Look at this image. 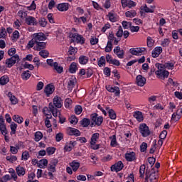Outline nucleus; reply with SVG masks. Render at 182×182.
<instances>
[{
  "instance_id": "f257e3e1",
  "label": "nucleus",
  "mask_w": 182,
  "mask_h": 182,
  "mask_svg": "<svg viewBox=\"0 0 182 182\" xmlns=\"http://www.w3.org/2000/svg\"><path fill=\"white\" fill-rule=\"evenodd\" d=\"M145 174V181L149 182V178L151 182H157L159 179V171L156 169L152 168L151 171L146 169V165L142 164L139 167V177L140 178H144Z\"/></svg>"
},
{
  "instance_id": "f03ea898",
  "label": "nucleus",
  "mask_w": 182,
  "mask_h": 182,
  "mask_svg": "<svg viewBox=\"0 0 182 182\" xmlns=\"http://www.w3.org/2000/svg\"><path fill=\"white\" fill-rule=\"evenodd\" d=\"M62 106H63V100L62 98L59 96H55L53 100V103H49L48 109L54 117H58V114H60V112L58 109H60Z\"/></svg>"
},
{
  "instance_id": "7ed1b4c3",
  "label": "nucleus",
  "mask_w": 182,
  "mask_h": 182,
  "mask_svg": "<svg viewBox=\"0 0 182 182\" xmlns=\"http://www.w3.org/2000/svg\"><path fill=\"white\" fill-rule=\"evenodd\" d=\"M16 62H19V55L16 54L12 57L6 59L5 62L3 63L5 65V68H11Z\"/></svg>"
},
{
  "instance_id": "20e7f679",
  "label": "nucleus",
  "mask_w": 182,
  "mask_h": 182,
  "mask_svg": "<svg viewBox=\"0 0 182 182\" xmlns=\"http://www.w3.org/2000/svg\"><path fill=\"white\" fill-rule=\"evenodd\" d=\"M70 37L71 38L73 42H76V43H80V45H85V42H86V38L79 33H71Z\"/></svg>"
},
{
  "instance_id": "39448f33",
  "label": "nucleus",
  "mask_w": 182,
  "mask_h": 182,
  "mask_svg": "<svg viewBox=\"0 0 182 182\" xmlns=\"http://www.w3.org/2000/svg\"><path fill=\"white\" fill-rule=\"evenodd\" d=\"M99 116L97 113H93L90 115V119L92 120V126L95 124V126H102V123H103V117Z\"/></svg>"
},
{
  "instance_id": "423d86ee",
  "label": "nucleus",
  "mask_w": 182,
  "mask_h": 182,
  "mask_svg": "<svg viewBox=\"0 0 182 182\" xmlns=\"http://www.w3.org/2000/svg\"><path fill=\"white\" fill-rule=\"evenodd\" d=\"M156 66L158 67V70H156L155 73L156 75H157V76H161V77H163V80H164L166 77H168V75L170 74V73L164 70V68H163V65L156 64Z\"/></svg>"
},
{
  "instance_id": "0eeeda50",
  "label": "nucleus",
  "mask_w": 182,
  "mask_h": 182,
  "mask_svg": "<svg viewBox=\"0 0 182 182\" xmlns=\"http://www.w3.org/2000/svg\"><path fill=\"white\" fill-rule=\"evenodd\" d=\"M139 132L143 137L150 136V129L146 124H141L139 126Z\"/></svg>"
},
{
  "instance_id": "6e6552de",
  "label": "nucleus",
  "mask_w": 182,
  "mask_h": 182,
  "mask_svg": "<svg viewBox=\"0 0 182 182\" xmlns=\"http://www.w3.org/2000/svg\"><path fill=\"white\" fill-rule=\"evenodd\" d=\"M124 167V164L122 161H119L118 162L115 163L114 165H112L110 168L111 171H116V173H119V171H122Z\"/></svg>"
},
{
  "instance_id": "1a4fd4ad",
  "label": "nucleus",
  "mask_w": 182,
  "mask_h": 182,
  "mask_svg": "<svg viewBox=\"0 0 182 182\" xmlns=\"http://www.w3.org/2000/svg\"><path fill=\"white\" fill-rule=\"evenodd\" d=\"M53 92H55V85L52 83L48 84L44 88V93L47 97L53 95Z\"/></svg>"
},
{
  "instance_id": "9d476101",
  "label": "nucleus",
  "mask_w": 182,
  "mask_h": 182,
  "mask_svg": "<svg viewBox=\"0 0 182 182\" xmlns=\"http://www.w3.org/2000/svg\"><path fill=\"white\" fill-rule=\"evenodd\" d=\"M59 163V161L56 159H52L48 166V171H51L52 173L56 172V166H58V164Z\"/></svg>"
},
{
  "instance_id": "9b49d317",
  "label": "nucleus",
  "mask_w": 182,
  "mask_h": 182,
  "mask_svg": "<svg viewBox=\"0 0 182 182\" xmlns=\"http://www.w3.org/2000/svg\"><path fill=\"white\" fill-rule=\"evenodd\" d=\"M66 133L68 136H75V137L80 136V131L79 129L70 127L66 129Z\"/></svg>"
},
{
  "instance_id": "f8f14e48",
  "label": "nucleus",
  "mask_w": 182,
  "mask_h": 182,
  "mask_svg": "<svg viewBox=\"0 0 182 182\" xmlns=\"http://www.w3.org/2000/svg\"><path fill=\"white\" fill-rule=\"evenodd\" d=\"M25 22L29 26H36L38 25V20L32 16H28L25 19Z\"/></svg>"
},
{
  "instance_id": "ddd939ff",
  "label": "nucleus",
  "mask_w": 182,
  "mask_h": 182,
  "mask_svg": "<svg viewBox=\"0 0 182 182\" xmlns=\"http://www.w3.org/2000/svg\"><path fill=\"white\" fill-rule=\"evenodd\" d=\"M125 159L127 161H136L137 160V157L136 156V152L134 151H127L125 154Z\"/></svg>"
},
{
  "instance_id": "4468645a",
  "label": "nucleus",
  "mask_w": 182,
  "mask_h": 182,
  "mask_svg": "<svg viewBox=\"0 0 182 182\" xmlns=\"http://www.w3.org/2000/svg\"><path fill=\"white\" fill-rule=\"evenodd\" d=\"M47 38L43 33H36L33 34V41L36 43L41 42V41H46Z\"/></svg>"
},
{
  "instance_id": "2eb2a0df",
  "label": "nucleus",
  "mask_w": 182,
  "mask_h": 182,
  "mask_svg": "<svg viewBox=\"0 0 182 182\" xmlns=\"http://www.w3.org/2000/svg\"><path fill=\"white\" fill-rule=\"evenodd\" d=\"M106 90L111 93H114L115 96H120V88L119 87H112V85H107Z\"/></svg>"
},
{
  "instance_id": "dca6fc26",
  "label": "nucleus",
  "mask_w": 182,
  "mask_h": 182,
  "mask_svg": "<svg viewBox=\"0 0 182 182\" xmlns=\"http://www.w3.org/2000/svg\"><path fill=\"white\" fill-rule=\"evenodd\" d=\"M136 85L138 86H140L141 87H143V86H144V85H146V77H143V75H139L136 76Z\"/></svg>"
},
{
  "instance_id": "f3484780",
  "label": "nucleus",
  "mask_w": 182,
  "mask_h": 182,
  "mask_svg": "<svg viewBox=\"0 0 182 182\" xmlns=\"http://www.w3.org/2000/svg\"><path fill=\"white\" fill-rule=\"evenodd\" d=\"M114 53L117 55V56L119 59H123L124 58V50L120 49V46H117L114 49Z\"/></svg>"
},
{
  "instance_id": "a211bd4d",
  "label": "nucleus",
  "mask_w": 182,
  "mask_h": 182,
  "mask_svg": "<svg viewBox=\"0 0 182 182\" xmlns=\"http://www.w3.org/2000/svg\"><path fill=\"white\" fill-rule=\"evenodd\" d=\"M34 50L41 51L46 49V43L45 42H37L33 48Z\"/></svg>"
},
{
  "instance_id": "6ab92c4d",
  "label": "nucleus",
  "mask_w": 182,
  "mask_h": 182,
  "mask_svg": "<svg viewBox=\"0 0 182 182\" xmlns=\"http://www.w3.org/2000/svg\"><path fill=\"white\" fill-rule=\"evenodd\" d=\"M163 52V48L161 47H156L151 53L152 58H159Z\"/></svg>"
},
{
  "instance_id": "aec40b11",
  "label": "nucleus",
  "mask_w": 182,
  "mask_h": 182,
  "mask_svg": "<svg viewBox=\"0 0 182 182\" xmlns=\"http://www.w3.org/2000/svg\"><path fill=\"white\" fill-rule=\"evenodd\" d=\"M57 9H58L60 12H66L68 9H69V4L68 3H61L58 4Z\"/></svg>"
},
{
  "instance_id": "412c9836",
  "label": "nucleus",
  "mask_w": 182,
  "mask_h": 182,
  "mask_svg": "<svg viewBox=\"0 0 182 182\" xmlns=\"http://www.w3.org/2000/svg\"><path fill=\"white\" fill-rule=\"evenodd\" d=\"M75 85H76V77H72L69 79L68 82V90H73V87H75Z\"/></svg>"
},
{
  "instance_id": "4be33fe9",
  "label": "nucleus",
  "mask_w": 182,
  "mask_h": 182,
  "mask_svg": "<svg viewBox=\"0 0 182 182\" xmlns=\"http://www.w3.org/2000/svg\"><path fill=\"white\" fill-rule=\"evenodd\" d=\"M80 65H87L89 63V57L87 55H80L78 58Z\"/></svg>"
},
{
  "instance_id": "5701e85b",
  "label": "nucleus",
  "mask_w": 182,
  "mask_h": 182,
  "mask_svg": "<svg viewBox=\"0 0 182 182\" xmlns=\"http://www.w3.org/2000/svg\"><path fill=\"white\" fill-rule=\"evenodd\" d=\"M100 136V134L99 133H95L92 135L90 142L91 146H95V144H96L97 140H99Z\"/></svg>"
},
{
  "instance_id": "b1692460",
  "label": "nucleus",
  "mask_w": 182,
  "mask_h": 182,
  "mask_svg": "<svg viewBox=\"0 0 182 182\" xmlns=\"http://www.w3.org/2000/svg\"><path fill=\"white\" fill-rule=\"evenodd\" d=\"M70 166L73 168V171H77V170L80 167V163L77 162L76 160H74L71 163H70Z\"/></svg>"
},
{
  "instance_id": "393cba45",
  "label": "nucleus",
  "mask_w": 182,
  "mask_h": 182,
  "mask_svg": "<svg viewBox=\"0 0 182 182\" xmlns=\"http://www.w3.org/2000/svg\"><path fill=\"white\" fill-rule=\"evenodd\" d=\"M134 117L136 119L137 122H143V112L140 111H136L134 112Z\"/></svg>"
},
{
  "instance_id": "a878e982",
  "label": "nucleus",
  "mask_w": 182,
  "mask_h": 182,
  "mask_svg": "<svg viewBox=\"0 0 182 182\" xmlns=\"http://www.w3.org/2000/svg\"><path fill=\"white\" fill-rule=\"evenodd\" d=\"M11 105H16L18 103V99L15 95H12V92H9L7 95Z\"/></svg>"
},
{
  "instance_id": "bb28decb",
  "label": "nucleus",
  "mask_w": 182,
  "mask_h": 182,
  "mask_svg": "<svg viewBox=\"0 0 182 182\" xmlns=\"http://www.w3.org/2000/svg\"><path fill=\"white\" fill-rule=\"evenodd\" d=\"M80 123L82 127H89L90 126V119L89 118H83Z\"/></svg>"
},
{
  "instance_id": "cd10ccee",
  "label": "nucleus",
  "mask_w": 182,
  "mask_h": 182,
  "mask_svg": "<svg viewBox=\"0 0 182 182\" xmlns=\"http://www.w3.org/2000/svg\"><path fill=\"white\" fill-rule=\"evenodd\" d=\"M38 166L40 168H45L48 166V159H43L37 162Z\"/></svg>"
},
{
  "instance_id": "c85d7f7f",
  "label": "nucleus",
  "mask_w": 182,
  "mask_h": 182,
  "mask_svg": "<svg viewBox=\"0 0 182 182\" xmlns=\"http://www.w3.org/2000/svg\"><path fill=\"white\" fill-rule=\"evenodd\" d=\"M16 171L18 177H21V176H25V168L22 166H17L16 168Z\"/></svg>"
},
{
  "instance_id": "c756f323",
  "label": "nucleus",
  "mask_w": 182,
  "mask_h": 182,
  "mask_svg": "<svg viewBox=\"0 0 182 182\" xmlns=\"http://www.w3.org/2000/svg\"><path fill=\"white\" fill-rule=\"evenodd\" d=\"M31 75L32 74L31 73V71H23L21 74V78L23 79V80H28V79H29V77H31Z\"/></svg>"
},
{
  "instance_id": "7c9ffc66",
  "label": "nucleus",
  "mask_w": 182,
  "mask_h": 182,
  "mask_svg": "<svg viewBox=\"0 0 182 182\" xmlns=\"http://www.w3.org/2000/svg\"><path fill=\"white\" fill-rule=\"evenodd\" d=\"M137 15V12L136 10H130L125 13V16L127 18H134Z\"/></svg>"
},
{
  "instance_id": "2f4dec72",
  "label": "nucleus",
  "mask_w": 182,
  "mask_h": 182,
  "mask_svg": "<svg viewBox=\"0 0 182 182\" xmlns=\"http://www.w3.org/2000/svg\"><path fill=\"white\" fill-rule=\"evenodd\" d=\"M9 82V77L8 75H4L1 77L0 78V85L1 86H4V85H6Z\"/></svg>"
},
{
  "instance_id": "473e14b6",
  "label": "nucleus",
  "mask_w": 182,
  "mask_h": 182,
  "mask_svg": "<svg viewBox=\"0 0 182 182\" xmlns=\"http://www.w3.org/2000/svg\"><path fill=\"white\" fill-rule=\"evenodd\" d=\"M109 140H111L110 146L111 147H116L117 146V140L116 139V135H112L109 136Z\"/></svg>"
},
{
  "instance_id": "72a5a7b5",
  "label": "nucleus",
  "mask_w": 182,
  "mask_h": 182,
  "mask_svg": "<svg viewBox=\"0 0 182 182\" xmlns=\"http://www.w3.org/2000/svg\"><path fill=\"white\" fill-rule=\"evenodd\" d=\"M76 70H77V65L76 63L73 62L70 65L69 72L70 73H76Z\"/></svg>"
},
{
  "instance_id": "f704fd0d",
  "label": "nucleus",
  "mask_w": 182,
  "mask_h": 182,
  "mask_svg": "<svg viewBox=\"0 0 182 182\" xmlns=\"http://www.w3.org/2000/svg\"><path fill=\"white\" fill-rule=\"evenodd\" d=\"M181 119V115L178 113V111H176L173 114H172L171 120L173 122H178Z\"/></svg>"
},
{
  "instance_id": "c9c22d12",
  "label": "nucleus",
  "mask_w": 182,
  "mask_h": 182,
  "mask_svg": "<svg viewBox=\"0 0 182 182\" xmlns=\"http://www.w3.org/2000/svg\"><path fill=\"white\" fill-rule=\"evenodd\" d=\"M18 127V124H15V122H12L10 125V129L11 132H10L11 136L16 134V129Z\"/></svg>"
},
{
  "instance_id": "e433bc0d",
  "label": "nucleus",
  "mask_w": 182,
  "mask_h": 182,
  "mask_svg": "<svg viewBox=\"0 0 182 182\" xmlns=\"http://www.w3.org/2000/svg\"><path fill=\"white\" fill-rule=\"evenodd\" d=\"M98 66L102 68V66H106V58L105 56H101L97 62Z\"/></svg>"
},
{
  "instance_id": "4c0bfd02",
  "label": "nucleus",
  "mask_w": 182,
  "mask_h": 182,
  "mask_svg": "<svg viewBox=\"0 0 182 182\" xmlns=\"http://www.w3.org/2000/svg\"><path fill=\"white\" fill-rule=\"evenodd\" d=\"M35 138H34V140L35 141H41V140H42V138L43 137V134H42L41 132H36L35 133Z\"/></svg>"
},
{
  "instance_id": "58836bf2",
  "label": "nucleus",
  "mask_w": 182,
  "mask_h": 182,
  "mask_svg": "<svg viewBox=\"0 0 182 182\" xmlns=\"http://www.w3.org/2000/svg\"><path fill=\"white\" fill-rule=\"evenodd\" d=\"M13 120L16 123H18V124H21V123H23V117L19 115H14Z\"/></svg>"
},
{
  "instance_id": "ea45409f",
  "label": "nucleus",
  "mask_w": 182,
  "mask_h": 182,
  "mask_svg": "<svg viewBox=\"0 0 182 182\" xmlns=\"http://www.w3.org/2000/svg\"><path fill=\"white\" fill-rule=\"evenodd\" d=\"M6 160H7V161H9V163H15V161L18 160V157H16V156L15 155L11 154L6 157Z\"/></svg>"
},
{
  "instance_id": "a19ab883",
  "label": "nucleus",
  "mask_w": 182,
  "mask_h": 182,
  "mask_svg": "<svg viewBox=\"0 0 182 182\" xmlns=\"http://www.w3.org/2000/svg\"><path fill=\"white\" fill-rule=\"evenodd\" d=\"M141 11L146 12V14H154V9H151L147 6V4H145L144 6L141 7Z\"/></svg>"
},
{
  "instance_id": "79ce46f5",
  "label": "nucleus",
  "mask_w": 182,
  "mask_h": 182,
  "mask_svg": "<svg viewBox=\"0 0 182 182\" xmlns=\"http://www.w3.org/2000/svg\"><path fill=\"white\" fill-rule=\"evenodd\" d=\"M54 69L56 70L57 73H62L63 72V67L59 66L58 62L54 63Z\"/></svg>"
},
{
  "instance_id": "37998d69",
  "label": "nucleus",
  "mask_w": 182,
  "mask_h": 182,
  "mask_svg": "<svg viewBox=\"0 0 182 182\" xmlns=\"http://www.w3.org/2000/svg\"><path fill=\"white\" fill-rule=\"evenodd\" d=\"M107 17L109 18L110 22H116L117 21V18H116V16L114 15V13L113 11H110L107 14Z\"/></svg>"
},
{
  "instance_id": "c03bdc74",
  "label": "nucleus",
  "mask_w": 182,
  "mask_h": 182,
  "mask_svg": "<svg viewBox=\"0 0 182 182\" xmlns=\"http://www.w3.org/2000/svg\"><path fill=\"white\" fill-rule=\"evenodd\" d=\"M0 132L3 135L8 134V130L6 129V125L5 124V123L0 124Z\"/></svg>"
},
{
  "instance_id": "a18cd8bd",
  "label": "nucleus",
  "mask_w": 182,
  "mask_h": 182,
  "mask_svg": "<svg viewBox=\"0 0 182 182\" xmlns=\"http://www.w3.org/2000/svg\"><path fill=\"white\" fill-rule=\"evenodd\" d=\"M65 137V135L62 132H59L55 134V141L57 143H59L60 141H62Z\"/></svg>"
},
{
  "instance_id": "49530a36",
  "label": "nucleus",
  "mask_w": 182,
  "mask_h": 182,
  "mask_svg": "<svg viewBox=\"0 0 182 182\" xmlns=\"http://www.w3.org/2000/svg\"><path fill=\"white\" fill-rule=\"evenodd\" d=\"M77 53V48L70 46L69 50L68 51V55H73Z\"/></svg>"
},
{
  "instance_id": "de8ad7c7",
  "label": "nucleus",
  "mask_w": 182,
  "mask_h": 182,
  "mask_svg": "<svg viewBox=\"0 0 182 182\" xmlns=\"http://www.w3.org/2000/svg\"><path fill=\"white\" fill-rule=\"evenodd\" d=\"M164 68L165 69H168V70H173V69H174V63H165L164 64Z\"/></svg>"
},
{
  "instance_id": "09e8293b",
  "label": "nucleus",
  "mask_w": 182,
  "mask_h": 182,
  "mask_svg": "<svg viewBox=\"0 0 182 182\" xmlns=\"http://www.w3.org/2000/svg\"><path fill=\"white\" fill-rule=\"evenodd\" d=\"M46 151L48 156H52V154H55V151H56V148L48 147V148H46Z\"/></svg>"
},
{
  "instance_id": "8fccbe9b",
  "label": "nucleus",
  "mask_w": 182,
  "mask_h": 182,
  "mask_svg": "<svg viewBox=\"0 0 182 182\" xmlns=\"http://www.w3.org/2000/svg\"><path fill=\"white\" fill-rule=\"evenodd\" d=\"M39 55L40 56H41V58L46 59V58L49 56V51H48L47 50H41L39 52Z\"/></svg>"
},
{
  "instance_id": "3c124183",
  "label": "nucleus",
  "mask_w": 182,
  "mask_h": 182,
  "mask_svg": "<svg viewBox=\"0 0 182 182\" xmlns=\"http://www.w3.org/2000/svg\"><path fill=\"white\" fill-rule=\"evenodd\" d=\"M129 52L132 55H134V56H141L140 52L139 50V48H131L129 50Z\"/></svg>"
},
{
  "instance_id": "603ef678",
  "label": "nucleus",
  "mask_w": 182,
  "mask_h": 182,
  "mask_svg": "<svg viewBox=\"0 0 182 182\" xmlns=\"http://www.w3.org/2000/svg\"><path fill=\"white\" fill-rule=\"evenodd\" d=\"M108 114L109 116V118L112 120H115V119H116V112H114V110H113L112 109H109Z\"/></svg>"
},
{
  "instance_id": "864d4df0",
  "label": "nucleus",
  "mask_w": 182,
  "mask_h": 182,
  "mask_svg": "<svg viewBox=\"0 0 182 182\" xmlns=\"http://www.w3.org/2000/svg\"><path fill=\"white\" fill-rule=\"evenodd\" d=\"M29 157H31L29 151H25L24 152L22 153L21 160H24V161H26V160H28Z\"/></svg>"
},
{
  "instance_id": "5fc2aeb1",
  "label": "nucleus",
  "mask_w": 182,
  "mask_h": 182,
  "mask_svg": "<svg viewBox=\"0 0 182 182\" xmlns=\"http://www.w3.org/2000/svg\"><path fill=\"white\" fill-rule=\"evenodd\" d=\"M39 25L41 26L43 28H45L46 25H48V21H46V18H41L38 20Z\"/></svg>"
},
{
  "instance_id": "6e6d98bb",
  "label": "nucleus",
  "mask_w": 182,
  "mask_h": 182,
  "mask_svg": "<svg viewBox=\"0 0 182 182\" xmlns=\"http://www.w3.org/2000/svg\"><path fill=\"white\" fill-rule=\"evenodd\" d=\"M2 38L3 39H5L6 38V29L5 28L1 27L0 29V39Z\"/></svg>"
},
{
  "instance_id": "4d7b16f0",
  "label": "nucleus",
  "mask_w": 182,
  "mask_h": 182,
  "mask_svg": "<svg viewBox=\"0 0 182 182\" xmlns=\"http://www.w3.org/2000/svg\"><path fill=\"white\" fill-rule=\"evenodd\" d=\"M146 43H147L148 48H153L154 45V41L151 39V37L149 36L147 37V39H146Z\"/></svg>"
},
{
  "instance_id": "13d9d810",
  "label": "nucleus",
  "mask_w": 182,
  "mask_h": 182,
  "mask_svg": "<svg viewBox=\"0 0 182 182\" xmlns=\"http://www.w3.org/2000/svg\"><path fill=\"white\" fill-rule=\"evenodd\" d=\"M69 120L71 124H77V122H79V119L75 115H72Z\"/></svg>"
},
{
  "instance_id": "bf43d9fd",
  "label": "nucleus",
  "mask_w": 182,
  "mask_h": 182,
  "mask_svg": "<svg viewBox=\"0 0 182 182\" xmlns=\"http://www.w3.org/2000/svg\"><path fill=\"white\" fill-rule=\"evenodd\" d=\"M116 36L117 38H122V36H123V28H122V26L118 27V31L116 33Z\"/></svg>"
},
{
  "instance_id": "052dcab7",
  "label": "nucleus",
  "mask_w": 182,
  "mask_h": 182,
  "mask_svg": "<svg viewBox=\"0 0 182 182\" xmlns=\"http://www.w3.org/2000/svg\"><path fill=\"white\" fill-rule=\"evenodd\" d=\"M113 43L107 41V46L105 47V52L109 53L112 52Z\"/></svg>"
},
{
  "instance_id": "680f3d73",
  "label": "nucleus",
  "mask_w": 182,
  "mask_h": 182,
  "mask_svg": "<svg viewBox=\"0 0 182 182\" xmlns=\"http://www.w3.org/2000/svg\"><path fill=\"white\" fill-rule=\"evenodd\" d=\"M122 26L124 28V29H130V28L132 27V22H128V21H122Z\"/></svg>"
},
{
  "instance_id": "e2e57ef3",
  "label": "nucleus",
  "mask_w": 182,
  "mask_h": 182,
  "mask_svg": "<svg viewBox=\"0 0 182 182\" xmlns=\"http://www.w3.org/2000/svg\"><path fill=\"white\" fill-rule=\"evenodd\" d=\"M83 111V109L82 108V106L80 105H76L75 107V114H80Z\"/></svg>"
},
{
  "instance_id": "0e129e2a",
  "label": "nucleus",
  "mask_w": 182,
  "mask_h": 182,
  "mask_svg": "<svg viewBox=\"0 0 182 182\" xmlns=\"http://www.w3.org/2000/svg\"><path fill=\"white\" fill-rule=\"evenodd\" d=\"M115 38H116L114 37V34L113 33V31L109 32L108 35V42H111V43H113V41Z\"/></svg>"
},
{
  "instance_id": "69168bd1",
  "label": "nucleus",
  "mask_w": 182,
  "mask_h": 182,
  "mask_svg": "<svg viewBox=\"0 0 182 182\" xmlns=\"http://www.w3.org/2000/svg\"><path fill=\"white\" fill-rule=\"evenodd\" d=\"M161 46L164 48H167L170 45V40L168 38H165L161 43Z\"/></svg>"
},
{
  "instance_id": "338daca9",
  "label": "nucleus",
  "mask_w": 182,
  "mask_h": 182,
  "mask_svg": "<svg viewBox=\"0 0 182 182\" xmlns=\"http://www.w3.org/2000/svg\"><path fill=\"white\" fill-rule=\"evenodd\" d=\"M90 42L91 45H97V43H99V38L96 37H91Z\"/></svg>"
},
{
  "instance_id": "774afa93",
  "label": "nucleus",
  "mask_w": 182,
  "mask_h": 182,
  "mask_svg": "<svg viewBox=\"0 0 182 182\" xmlns=\"http://www.w3.org/2000/svg\"><path fill=\"white\" fill-rule=\"evenodd\" d=\"M12 35V41H17V39H19V31H15Z\"/></svg>"
}]
</instances>
